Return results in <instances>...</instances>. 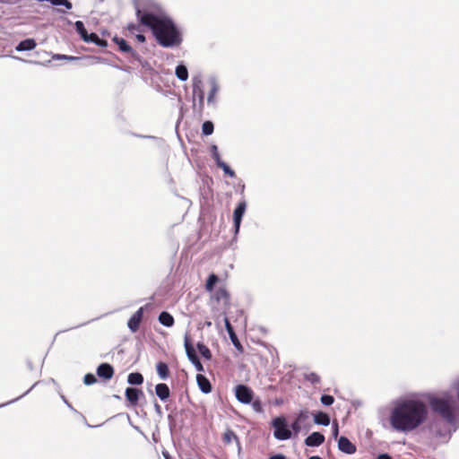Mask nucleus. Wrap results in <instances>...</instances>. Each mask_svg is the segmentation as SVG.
Returning a JSON list of instances; mask_svg holds the SVG:
<instances>
[{
    "instance_id": "7",
    "label": "nucleus",
    "mask_w": 459,
    "mask_h": 459,
    "mask_svg": "<svg viewBox=\"0 0 459 459\" xmlns=\"http://www.w3.org/2000/svg\"><path fill=\"white\" fill-rule=\"evenodd\" d=\"M193 94L198 98L199 110L202 112L204 107V93L203 91V81L199 77L193 79Z\"/></svg>"
},
{
    "instance_id": "58",
    "label": "nucleus",
    "mask_w": 459,
    "mask_h": 459,
    "mask_svg": "<svg viewBox=\"0 0 459 459\" xmlns=\"http://www.w3.org/2000/svg\"><path fill=\"white\" fill-rule=\"evenodd\" d=\"M58 12H61V13H65V11H64V10H61V9H58Z\"/></svg>"
},
{
    "instance_id": "33",
    "label": "nucleus",
    "mask_w": 459,
    "mask_h": 459,
    "mask_svg": "<svg viewBox=\"0 0 459 459\" xmlns=\"http://www.w3.org/2000/svg\"><path fill=\"white\" fill-rule=\"evenodd\" d=\"M213 124L211 121H205L202 126V132L204 135H210L213 132Z\"/></svg>"
},
{
    "instance_id": "24",
    "label": "nucleus",
    "mask_w": 459,
    "mask_h": 459,
    "mask_svg": "<svg viewBox=\"0 0 459 459\" xmlns=\"http://www.w3.org/2000/svg\"><path fill=\"white\" fill-rule=\"evenodd\" d=\"M157 373L159 377L165 380L169 377V368L168 365L164 362H159L156 367Z\"/></svg>"
},
{
    "instance_id": "23",
    "label": "nucleus",
    "mask_w": 459,
    "mask_h": 459,
    "mask_svg": "<svg viewBox=\"0 0 459 459\" xmlns=\"http://www.w3.org/2000/svg\"><path fill=\"white\" fill-rule=\"evenodd\" d=\"M86 39L87 40H85V42L94 43L100 48H106L108 46L107 40L100 39L96 33H89Z\"/></svg>"
},
{
    "instance_id": "53",
    "label": "nucleus",
    "mask_w": 459,
    "mask_h": 459,
    "mask_svg": "<svg viewBox=\"0 0 459 459\" xmlns=\"http://www.w3.org/2000/svg\"><path fill=\"white\" fill-rule=\"evenodd\" d=\"M155 411H156L157 412H159V413H160V411H161V410H160V406L158 403H156V404H155Z\"/></svg>"
},
{
    "instance_id": "21",
    "label": "nucleus",
    "mask_w": 459,
    "mask_h": 459,
    "mask_svg": "<svg viewBox=\"0 0 459 459\" xmlns=\"http://www.w3.org/2000/svg\"><path fill=\"white\" fill-rule=\"evenodd\" d=\"M37 44L34 39H27L21 41L16 47L18 51L32 50L36 48Z\"/></svg>"
},
{
    "instance_id": "27",
    "label": "nucleus",
    "mask_w": 459,
    "mask_h": 459,
    "mask_svg": "<svg viewBox=\"0 0 459 459\" xmlns=\"http://www.w3.org/2000/svg\"><path fill=\"white\" fill-rule=\"evenodd\" d=\"M304 378L312 385H317L321 381L320 376L316 372H307L304 374Z\"/></svg>"
},
{
    "instance_id": "1",
    "label": "nucleus",
    "mask_w": 459,
    "mask_h": 459,
    "mask_svg": "<svg viewBox=\"0 0 459 459\" xmlns=\"http://www.w3.org/2000/svg\"><path fill=\"white\" fill-rule=\"evenodd\" d=\"M427 404L417 394H409L394 400L389 414L392 429L401 433H410L419 429L428 419Z\"/></svg>"
},
{
    "instance_id": "19",
    "label": "nucleus",
    "mask_w": 459,
    "mask_h": 459,
    "mask_svg": "<svg viewBox=\"0 0 459 459\" xmlns=\"http://www.w3.org/2000/svg\"><path fill=\"white\" fill-rule=\"evenodd\" d=\"M214 298L218 302H221L224 306L230 304V294L224 288H220L214 293Z\"/></svg>"
},
{
    "instance_id": "9",
    "label": "nucleus",
    "mask_w": 459,
    "mask_h": 459,
    "mask_svg": "<svg viewBox=\"0 0 459 459\" xmlns=\"http://www.w3.org/2000/svg\"><path fill=\"white\" fill-rule=\"evenodd\" d=\"M144 307H140L127 322V326L132 333H135L139 330L140 323L143 319Z\"/></svg>"
},
{
    "instance_id": "57",
    "label": "nucleus",
    "mask_w": 459,
    "mask_h": 459,
    "mask_svg": "<svg viewBox=\"0 0 459 459\" xmlns=\"http://www.w3.org/2000/svg\"><path fill=\"white\" fill-rule=\"evenodd\" d=\"M163 455L166 459H170L169 455L167 453H163Z\"/></svg>"
},
{
    "instance_id": "38",
    "label": "nucleus",
    "mask_w": 459,
    "mask_h": 459,
    "mask_svg": "<svg viewBox=\"0 0 459 459\" xmlns=\"http://www.w3.org/2000/svg\"><path fill=\"white\" fill-rule=\"evenodd\" d=\"M217 91H218V87L213 83L212 86V89L209 92V95H208V99H207V101L208 103H213L214 102V98L217 94Z\"/></svg>"
},
{
    "instance_id": "20",
    "label": "nucleus",
    "mask_w": 459,
    "mask_h": 459,
    "mask_svg": "<svg viewBox=\"0 0 459 459\" xmlns=\"http://www.w3.org/2000/svg\"><path fill=\"white\" fill-rule=\"evenodd\" d=\"M432 431L435 435V437L437 438H440L442 439L443 442H446L450 437H451V432H450V429H445L444 430L442 429H437V425L434 424L432 426Z\"/></svg>"
},
{
    "instance_id": "3",
    "label": "nucleus",
    "mask_w": 459,
    "mask_h": 459,
    "mask_svg": "<svg viewBox=\"0 0 459 459\" xmlns=\"http://www.w3.org/2000/svg\"><path fill=\"white\" fill-rule=\"evenodd\" d=\"M428 402L431 411L439 415L446 424L452 426L455 423L459 406L449 393H445L440 396L431 395Z\"/></svg>"
},
{
    "instance_id": "55",
    "label": "nucleus",
    "mask_w": 459,
    "mask_h": 459,
    "mask_svg": "<svg viewBox=\"0 0 459 459\" xmlns=\"http://www.w3.org/2000/svg\"><path fill=\"white\" fill-rule=\"evenodd\" d=\"M67 407H68L71 411H76L74 410V408L72 406V404H71V403H69V404L67 405Z\"/></svg>"
},
{
    "instance_id": "6",
    "label": "nucleus",
    "mask_w": 459,
    "mask_h": 459,
    "mask_svg": "<svg viewBox=\"0 0 459 459\" xmlns=\"http://www.w3.org/2000/svg\"><path fill=\"white\" fill-rule=\"evenodd\" d=\"M235 395L239 403L248 404L252 402L253 391L247 385H238L235 388Z\"/></svg>"
},
{
    "instance_id": "22",
    "label": "nucleus",
    "mask_w": 459,
    "mask_h": 459,
    "mask_svg": "<svg viewBox=\"0 0 459 459\" xmlns=\"http://www.w3.org/2000/svg\"><path fill=\"white\" fill-rule=\"evenodd\" d=\"M159 322L167 327H171L174 325L173 316L168 312H161L159 316Z\"/></svg>"
},
{
    "instance_id": "26",
    "label": "nucleus",
    "mask_w": 459,
    "mask_h": 459,
    "mask_svg": "<svg viewBox=\"0 0 459 459\" xmlns=\"http://www.w3.org/2000/svg\"><path fill=\"white\" fill-rule=\"evenodd\" d=\"M176 75L181 81H186L188 78V71L183 65H179L176 68Z\"/></svg>"
},
{
    "instance_id": "30",
    "label": "nucleus",
    "mask_w": 459,
    "mask_h": 459,
    "mask_svg": "<svg viewBox=\"0 0 459 459\" xmlns=\"http://www.w3.org/2000/svg\"><path fill=\"white\" fill-rule=\"evenodd\" d=\"M217 281H218V277L215 274L212 273V274L209 275L206 284H205L206 290L212 291Z\"/></svg>"
},
{
    "instance_id": "10",
    "label": "nucleus",
    "mask_w": 459,
    "mask_h": 459,
    "mask_svg": "<svg viewBox=\"0 0 459 459\" xmlns=\"http://www.w3.org/2000/svg\"><path fill=\"white\" fill-rule=\"evenodd\" d=\"M338 448L340 451L347 455H353L357 450L356 446L352 444L346 437H341L338 439Z\"/></svg>"
},
{
    "instance_id": "8",
    "label": "nucleus",
    "mask_w": 459,
    "mask_h": 459,
    "mask_svg": "<svg viewBox=\"0 0 459 459\" xmlns=\"http://www.w3.org/2000/svg\"><path fill=\"white\" fill-rule=\"evenodd\" d=\"M246 203H239L233 212L234 234L238 235L241 224L242 218L246 212Z\"/></svg>"
},
{
    "instance_id": "44",
    "label": "nucleus",
    "mask_w": 459,
    "mask_h": 459,
    "mask_svg": "<svg viewBox=\"0 0 459 459\" xmlns=\"http://www.w3.org/2000/svg\"><path fill=\"white\" fill-rule=\"evenodd\" d=\"M58 59H66V60H77L79 59V57L77 56H56Z\"/></svg>"
},
{
    "instance_id": "47",
    "label": "nucleus",
    "mask_w": 459,
    "mask_h": 459,
    "mask_svg": "<svg viewBox=\"0 0 459 459\" xmlns=\"http://www.w3.org/2000/svg\"><path fill=\"white\" fill-rule=\"evenodd\" d=\"M252 406H253L254 410L256 411H262L261 405H260L259 402H254Z\"/></svg>"
},
{
    "instance_id": "52",
    "label": "nucleus",
    "mask_w": 459,
    "mask_h": 459,
    "mask_svg": "<svg viewBox=\"0 0 459 459\" xmlns=\"http://www.w3.org/2000/svg\"><path fill=\"white\" fill-rule=\"evenodd\" d=\"M60 397H61V399L63 400V402H64L66 405H68V404L70 403L66 400V398L65 397V395L60 394Z\"/></svg>"
},
{
    "instance_id": "2",
    "label": "nucleus",
    "mask_w": 459,
    "mask_h": 459,
    "mask_svg": "<svg viewBox=\"0 0 459 459\" xmlns=\"http://www.w3.org/2000/svg\"><path fill=\"white\" fill-rule=\"evenodd\" d=\"M136 17L148 27L157 42L163 48L178 47L182 42L181 33L173 21L162 13L160 8L153 10L136 9Z\"/></svg>"
},
{
    "instance_id": "34",
    "label": "nucleus",
    "mask_w": 459,
    "mask_h": 459,
    "mask_svg": "<svg viewBox=\"0 0 459 459\" xmlns=\"http://www.w3.org/2000/svg\"><path fill=\"white\" fill-rule=\"evenodd\" d=\"M230 339L232 342V344L234 345V347L240 352L242 353L244 349H243V346L241 345V343L239 342L236 333L235 334H231L230 336Z\"/></svg>"
},
{
    "instance_id": "15",
    "label": "nucleus",
    "mask_w": 459,
    "mask_h": 459,
    "mask_svg": "<svg viewBox=\"0 0 459 459\" xmlns=\"http://www.w3.org/2000/svg\"><path fill=\"white\" fill-rule=\"evenodd\" d=\"M184 345H185L186 356H187L188 359L191 361V363L193 364L194 362L198 360L199 358H198L193 345L191 344L187 334L185 335Z\"/></svg>"
},
{
    "instance_id": "40",
    "label": "nucleus",
    "mask_w": 459,
    "mask_h": 459,
    "mask_svg": "<svg viewBox=\"0 0 459 459\" xmlns=\"http://www.w3.org/2000/svg\"><path fill=\"white\" fill-rule=\"evenodd\" d=\"M36 385H37V383H35V384H34V385H32V386L28 390V391H26L24 394H22V395H20L19 397H17V398H15V399H13V400H12V401H10V402H7V403H4V404H0V408H1V407H3V406H5V405H7V404L13 403H14V402L18 401L19 399H21L22 397L25 396L27 394H29V393L32 390V388H33Z\"/></svg>"
},
{
    "instance_id": "14",
    "label": "nucleus",
    "mask_w": 459,
    "mask_h": 459,
    "mask_svg": "<svg viewBox=\"0 0 459 459\" xmlns=\"http://www.w3.org/2000/svg\"><path fill=\"white\" fill-rule=\"evenodd\" d=\"M143 394V393L142 392V390L137 388L128 387L126 389V397L131 405L137 404L140 397Z\"/></svg>"
},
{
    "instance_id": "4",
    "label": "nucleus",
    "mask_w": 459,
    "mask_h": 459,
    "mask_svg": "<svg viewBox=\"0 0 459 459\" xmlns=\"http://www.w3.org/2000/svg\"><path fill=\"white\" fill-rule=\"evenodd\" d=\"M274 429L273 436L278 440H288L291 437V431L288 429L286 420L282 417L275 418L272 421Z\"/></svg>"
},
{
    "instance_id": "29",
    "label": "nucleus",
    "mask_w": 459,
    "mask_h": 459,
    "mask_svg": "<svg viewBox=\"0 0 459 459\" xmlns=\"http://www.w3.org/2000/svg\"><path fill=\"white\" fill-rule=\"evenodd\" d=\"M197 349H198L199 352L201 353V355L204 359H211L212 354H211V351H210L209 348L206 345H204L202 342H198L197 343Z\"/></svg>"
},
{
    "instance_id": "28",
    "label": "nucleus",
    "mask_w": 459,
    "mask_h": 459,
    "mask_svg": "<svg viewBox=\"0 0 459 459\" xmlns=\"http://www.w3.org/2000/svg\"><path fill=\"white\" fill-rule=\"evenodd\" d=\"M75 29H76V31L80 34L82 40L83 41L87 40L86 38L89 33H88L87 30L85 29L83 22L81 21H77L75 22Z\"/></svg>"
},
{
    "instance_id": "35",
    "label": "nucleus",
    "mask_w": 459,
    "mask_h": 459,
    "mask_svg": "<svg viewBox=\"0 0 459 459\" xmlns=\"http://www.w3.org/2000/svg\"><path fill=\"white\" fill-rule=\"evenodd\" d=\"M217 166L222 169L225 174L231 178L235 177V172L225 162H220Z\"/></svg>"
},
{
    "instance_id": "41",
    "label": "nucleus",
    "mask_w": 459,
    "mask_h": 459,
    "mask_svg": "<svg viewBox=\"0 0 459 459\" xmlns=\"http://www.w3.org/2000/svg\"><path fill=\"white\" fill-rule=\"evenodd\" d=\"M224 322H225V327H226V330H227V332L229 333V336H230L231 334H235L233 327L231 326L228 317L224 318Z\"/></svg>"
},
{
    "instance_id": "45",
    "label": "nucleus",
    "mask_w": 459,
    "mask_h": 459,
    "mask_svg": "<svg viewBox=\"0 0 459 459\" xmlns=\"http://www.w3.org/2000/svg\"><path fill=\"white\" fill-rule=\"evenodd\" d=\"M136 39L141 42V43H143L145 42L146 39H145V36L143 34H142V32H138L136 35Z\"/></svg>"
},
{
    "instance_id": "51",
    "label": "nucleus",
    "mask_w": 459,
    "mask_h": 459,
    "mask_svg": "<svg viewBox=\"0 0 459 459\" xmlns=\"http://www.w3.org/2000/svg\"><path fill=\"white\" fill-rule=\"evenodd\" d=\"M60 397H61V399L63 400V402H64L66 405H68V404L70 403L66 400V398L65 397V395L60 394Z\"/></svg>"
},
{
    "instance_id": "54",
    "label": "nucleus",
    "mask_w": 459,
    "mask_h": 459,
    "mask_svg": "<svg viewBox=\"0 0 459 459\" xmlns=\"http://www.w3.org/2000/svg\"><path fill=\"white\" fill-rule=\"evenodd\" d=\"M67 407H68L71 411H76L74 410V408L72 406V404H71V403H69V404L67 405Z\"/></svg>"
},
{
    "instance_id": "13",
    "label": "nucleus",
    "mask_w": 459,
    "mask_h": 459,
    "mask_svg": "<svg viewBox=\"0 0 459 459\" xmlns=\"http://www.w3.org/2000/svg\"><path fill=\"white\" fill-rule=\"evenodd\" d=\"M325 442V436L319 432H313L305 439L307 446H319Z\"/></svg>"
},
{
    "instance_id": "49",
    "label": "nucleus",
    "mask_w": 459,
    "mask_h": 459,
    "mask_svg": "<svg viewBox=\"0 0 459 459\" xmlns=\"http://www.w3.org/2000/svg\"><path fill=\"white\" fill-rule=\"evenodd\" d=\"M377 459H392V457L387 454H382L377 456Z\"/></svg>"
},
{
    "instance_id": "42",
    "label": "nucleus",
    "mask_w": 459,
    "mask_h": 459,
    "mask_svg": "<svg viewBox=\"0 0 459 459\" xmlns=\"http://www.w3.org/2000/svg\"><path fill=\"white\" fill-rule=\"evenodd\" d=\"M338 434H339V427H338V423H337V422H333V437L334 438H337Z\"/></svg>"
},
{
    "instance_id": "50",
    "label": "nucleus",
    "mask_w": 459,
    "mask_h": 459,
    "mask_svg": "<svg viewBox=\"0 0 459 459\" xmlns=\"http://www.w3.org/2000/svg\"><path fill=\"white\" fill-rule=\"evenodd\" d=\"M60 397H61V399L63 400V402H64L66 405H68V404L70 403L66 400V398L65 397V395L60 394Z\"/></svg>"
},
{
    "instance_id": "17",
    "label": "nucleus",
    "mask_w": 459,
    "mask_h": 459,
    "mask_svg": "<svg viewBox=\"0 0 459 459\" xmlns=\"http://www.w3.org/2000/svg\"><path fill=\"white\" fill-rule=\"evenodd\" d=\"M155 394L162 402H166L169 398L170 391L166 384L160 383L155 386Z\"/></svg>"
},
{
    "instance_id": "48",
    "label": "nucleus",
    "mask_w": 459,
    "mask_h": 459,
    "mask_svg": "<svg viewBox=\"0 0 459 459\" xmlns=\"http://www.w3.org/2000/svg\"><path fill=\"white\" fill-rule=\"evenodd\" d=\"M269 459H286V457L283 455H274L269 457Z\"/></svg>"
},
{
    "instance_id": "25",
    "label": "nucleus",
    "mask_w": 459,
    "mask_h": 459,
    "mask_svg": "<svg viewBox=\"0 0 459 459\" xmlns=\"http://www.w3.org/2000/svg\"><path fill=\"white\" fill-rule=\"evenodd\" d=\"M127 382L130 385H142L143 382V377L138 372L130 373L127 377Z\"/></svg>"
},
{
    "instance_id": "46",
    "label": "nucleus",
    "mask_w": 459,
    "mask_h": 459,
    "mask_svg": "<svg viewBox=\"0 0 459 459\" xmlns=\"http://www.w3.org/2000/svg\"><path fill=\"white\" fill-rule=\"evenodd\" d=\"M454 389L456 392L457 398H458V401H459V377L455 380V382L454 384Z\"/></svg>"
},
{
    "instance_id": "56",
    "label": "nucleus",
    "mask_w": 459,
    "mask_h": 459,
    "mask_svg": "<svg viewBox=\"0 0 459 459\" xmlns=\"http://www.w3.org/2000/svg\"><path fill=\"white\" fill-rule=\"evenodd\" d=\"M308 459H322V458L317 455H314V456L309 457Z\"/></svg>"
},
{
    "instance_id": "36",
    "label": "nucleus",
    "mask_w": 459,
    "mask_h": 459,
    "mask_svg": "<svg viewBox=\"0 0 459 459\" xmlns=\"http://www.w3.org/2000/svg\"><path fill=\"white\" fill-rule=\"evenodd\" d=\"M97 382V378L96 377L93 375V374H86L83 377V383L86 385H93Z\"/></svg>"
},
{
    "instance_id": "5",
    "label": "nucleus",
    "mask_w": 459,
    "mask_h": 459,
    "mask_svg": "<svg viewBox=\"0 0 459 459\" xmlns=\"http://www.w3.org/2000/svg\"><path fill=\"white\" fill-rule=\"evenodd\" d=\"M293 432L298 435L301 430H308L311 428L310 413L307 410H301L291 423Z\"/></svg>"
},
{
    "instance_id": "39",
    "label": "nucleus",
    "mask_w": 459,
    "mask_h": 459,
    "mask_svg": "<svg viewBox=\"0 0 459 459\" xmlns=\"http://www.w3.org/2000/svg\"><path fill=\"white\" fill-rule=\"evenodd\" d=\"M211 148H212V157L216 160V163L218 165L220 162H222V160H221L220 153L218 152L217 146L216 145H212Z\"/></svg>"
},
{
    "instance_id": "12",
    "label": "nucleus",
    "mask_w": 459,
    "mask_h": 459,
    "mask_svg": "<svg viewBox=\"0 0 459 459\" xmlns=\"http://www.w3.org/2000/svg\"><path fill=\"white\" fill-rule=\"evenodd\" d=\"M97 375L104 380H109L114 375V368L108 363H102L97 368Z\"/></svg>"
},
{
    "instance_id": "43",
    "label": "nucleus",
    "mask_w": 459,
    "mask_h": 459,
    "mask_svg": "<svg viewBox=\"0 0 459 459\" xmlns=\"http://www.w3.org/2000/svg\"><path fill=\"white\" fill-rule=\"evenodd\" d=\"M193 365L195 366V369L198 372L204 371V367H203V364L201 363L200 359H198L195 362H194Z\"/></svg>"
},
{
    "instance_id": "11",
    "label": "nucleus",
    "mask_w": 459,
    "mask_h": 459,
    "mask_svg": "<svg viewBox=\"0 0 459 459\" xmlns=\"http://www.w3.org/2000/svg\"><path fill=\"white\" fill-rule=\"evenodd\" d=\"M112 40L118 46L121 52L128 53L134 58L138 56L137 53L124 39L115 36Z\"/></svg>"
},
{
    "instance_id": "18",
    "label": "nucleus",
    "mask_w": 459,
    "mask_h": 459,
    "mask_svg": "<svg viewBox=\"0 0 459 459\" xmlns=\"http://www.w3.org/2000/svg\"><path fill=\"white\" fill-rule=\"evenodd\" d=\"M314 422L316 425L328 426L331 422L330 417L328 414L323 411H317L313 413Z\"/></svg>"
},
{
    "instance_id": "16",
    "label": "nucleus",
    "mask_w": 459,
    "mask_h": 459,
    "mask_svg": "<svg viewBox=\"0 0 459 459\" xmlns=\"http://www.w3.org/2000/svg\"><path fill=\"white\" fill-rule=\"evenodd\" d=\"M196 382H197L198 387L204 394H209L212 392L211 383L205 376L198 374L196 376Z\"/></svg>"
},
{
    "instance_id": "37",
    "label": "nucleus",
    "mask_w": 459,
    "mask_h": 459,
    "mask_svg": "<svg viewBox=\"0 0 459 459\" xmlns=\"http://www.w3.org/2000/svg\"><path fill=\"white\" fill-rule=\"evenodd\" d=\"M320 402L325 406H330L333 403L334 399L332 395L324 394L321 396Z\"/></svg>"
},
{
    "instance_id": "31",
    "label": "nucleus",
    "mask_w": 459,
    "mask_h": 459,
    "mask_svg": "<svg viewBox=\"0 0 459 459\" xmlns=\"http://www.w3.org/2000/svg\"><path fill=\"white\" fill-rule=\"evenodd\" d=\"M142 26L144 25L139 21V23H128L126 29L131 34H135V32H142Z\"/></svg>"
},
{
    "instance_id": "32",
    "label": "nucleus",
    "mask_w": 459,
    "mask_h": 459,
    "mask_svg": "<svg viewBox=\"0 0 459 459\" xmlns=\"http://www.w3.org/2000/svg\"><path fill=\"white\" fill-rule=\"evenodd\" d=\"M233 440L238 441V437L236 436V434H235L232 430L228 429V430L223 434V441H224L226 444H230Z\"/></svg>"
}]
</instances>
